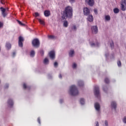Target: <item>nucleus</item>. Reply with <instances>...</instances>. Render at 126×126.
I'll return each mask as SVG.
<instances>
[{
	"label": "nucleus",
	"instance_id": "obj_1",
	"mask_svg": "<svg viewBox=\"0 0 126 126\" xmlns=\"http://www.w3.org/2000/svg\"><path fill=\"white\" fill-rule=\"evenodd\" d=\"M71 16H72V8L70 6H67L63 12L62 18L65 19V18L71 17Z\"/></svg>",
	"mask_w": 126,
	"mask_h": 126
},
{
	"label": "nucleus",
	"instance_id": "obj_2",
	"mask_svg": "<svg viewBox=\"0 0 126 126\" xmlns=\"http://www.w3.org/2000/svg\"><path fill=\"white\" fill-rule=\"evenodd\" d=\"M69 93L72 96H76V95H78L79 92L75 85H72L70 87Z\"/></svg>",
	"mask_w": 126,
	"mask_h": 126
},
{
	"label": "nucleus",
	"instance_id": "obj_3",
	"mask_svg": "<svg viewBox=\"0 0 126 126\" xmlns=\"http://www.w3.org/2000/svg\"><path fill=\"white\" fill-rule=\"evenodd\" d=\"M95 96L97 98L100 97V91L99 90V87L98 86H95L94 90Z\"/></svg>",
	"mask_w": 126,
	"mask_h": 126
},
{
	"label": "nucleus",
	"instance_id": "obj_4",
	"mask_svg": "<svg viewBox=\"0 0 126 126\" xmlns=\"http://www.w3.org/2000/svg\"><path fill=\"white\" fill-rule=\"evenodd\" d=\"M32 43L33 47H35L36 48L40 46V41H39V39L37 38L33 39Z\"/></svg>",
	"mask_w": 126,
	"mask_h": 126
},
{
	"label": "nucleus",
	"instance_id": "obj_5",
	"mask_svg": "<svg viewBox=\"0 0 126 126\" xmlns=\"http://www.w3.org/2000/svg\"><path fill=\"white\" fill-rule=\"evenodd\" d=\"M121 4L122 10H123V11H125V10H126V0H122Z\"/></svg>",
	"mask_w": 126,
	"mask_h": 126
},
{
	"label": "nucleus",
	"instance_id": "obj_6",
	"mask_svg": "<svg viewBox=\"0 0 126 126\" xmlns=\"http://www.w3.org/2000/svg\"><path fill=\"white\" fill-rule=\"evenodd\" d=\"M23 41H24V38H23V37L20 36L19 37V46L21 47V48H22L23 47Z\"/></svg>",
	"mask_w": 126,
	"mask_h": 126
},
{
	"label": "nucleus",
	"instance_id": "obj_7",
	"mask_svg": "<svg viewBox=\"0 0 126 126\" xmlns=\"http://www.w3.org/2000/svg\"><path fill=\"white\" fill-rule=\"evenodd\" d=\"M92 32L93 34H97L98 33V28L97 26H93L92 27Z\"/></svg>",
	"mask_w": 126,
	"mask_h": 126
},
{
	"label": "nucleus",
	"instance_id": "obj_8",
	"mask_svg": "<svg viewBox=\"0 0 126 126\" xmlns=\"http://www.w3.org/2000/svg\"><path fill=\"white\" fill-rule=\"evenodd\" d=\"M83 11L84 15H89L90 13V10L87 7L84 8Z\"/></svg>",
	"mask_w": 126,
	"mask_h": 126
},
{
	"label": "nucleus",
	"instance_id": "obj_9",
	"mask_svg": "<svg viewBox=\"0 0 126 126\" xmlns=\"http://www.w3.org/2000/svg\"><path fill=\"white\" fill-rule=\"evenodd\" d=\"M49 56L50 59H51L52 60H54V59H55V51H50L49 53Z\"/></svg>",
	"mask_w": 126,
	"mask_h": 126
},
{
	"label": "nucleus",
	"instance_id": "obj_10",
	"mask_svg": "<svg viewBox=\"0 0 126 126\" xmlns=\"http://www.w3.org/2000/svg\"><path fill=\"white\" fill-rule=\"evenodd\" d=\"M94 107L95 110L97 111V112H100V104H99V103L97 102L95 103L94 104Z\"/></svg>",
	"mask_w": 126,
	"mask_h": 126
},
{
	"label": "nucleus",
	"instance_id": "obj_11",
	"mask_svg": "<svg viewBox=\"0 0 126 126\" xmlns=\"http://www.w3.org/2000/svg\"><path fill=\"white\" fill-rule=\"evenodd\" d=\"M87 19L88 21H89V22H92L94 19L93 16H92V15H89L88 16V18Z\"/></svg>",
	"mask_w": 126,
	"mask_h": 126
},
{
	"label": "nucleus",
	"instance_id": "obj_12",
	"mask_svg": "<svg viewBox=\"0 0 126 126\" xmlns=\"http://www.w3.org/2000/svg\"><path fill=\"white\" fill-rule=\"evenodd\" d=\"M86 1L90 6H93L94 4V0H86Z\"/></svg>",
	"mask_w": 126,
	"mask_h": 126
},
{
	"label": "nucleus",
	"instance_id": "obj_13",
	"mask_svg": "<svg viewBox=\"0 0 126 126\" xmlns=\"http://www.w3.org/2000/svg\"><path fill=\"white\" fill-rule=\"evenodd\" d=\"M0 9H1V11L2 12V15L3 17H5L6 16V13H5V9L3 7H0Z\"/></svg>",
	"mask_w": 126,
	"mask_h": 126
},
{
	"label": "nucleus",
	"instance_id": "obj_14",
	"mask_svg": "<svg viewBox=\"0 0 126 126\" xmlns=\"http://www.w3.org/2000/svg\"><path fill=\"white\" fill-rule=\"evenodd\" d=\"M111 108L112 109H114V110H116V108H117V103L114 101L111 102Z\"/></svg>",
	"mask_w": 126,
	"mask_h": 126
},
{
	"label": "nucleus",
	"instance_id": "obj_15",
	"mask_svg": "<svg viewBox=\"0 0 126 126\" xmlns=\"http://www.w3.org/2000/svg\"><path fill=\"white\" fill-rule=\"evenodd\" d=\"M51 15V13L50 12V10H46L44 11V15L46 17H49V15Z\"/></svg>",
	"mask_w": 126,
	"mask_h": 126
},
{
	"label": "nucleus",
	"instance_id": "obj_16",
	"mask_svg": "<svg viewBox=\"0 0 126 126\" xmlns=\"http://www.w3.org/2000/svg\"><path fill=\"white\" fill-rule=\"evenodd\" d=\"M6 49H7V50H9V49H11V44H10V43H8V42H7L6 43Z\"/></svg>",
	"mask_w": 126,
	"mask_h": 126
},
{
	"label": "nucleus",
	"instance_id": "obj_17",
	"mask_svg": "<svg viewBox=\"0 0 126 126\" xmlns=\"http://www.w3.org/2000/svg\"><path fill=\"white\" fill-rule=\"evenodd\" d=\"M8 104L10 107H11L13 105V101H12V99H9L8 100Z\"/></svg>",
	"mask_w": 126,
	"mask_h": 126
},
{
	"label": "nucleus",
	"instance_id": "obj_18",
	"mask_svg": "<svg viewBox=\"0 0 126 126\" xmlns=\"http://www.w3.org/2000/svg\"><path fill=\"white\" fill-rule=\"evenodd\" d=\"M91 46L92 47H99V43L96 42L95 44V43H91Z\"/></svg>",
	"mask_w": 126,
	"mask_h": 126
},
{
	"label": "nucleus",
	"instance_id": "obj_19",
	"mask_svg": "<svg viewBox=\"0 0 126 126\" xmlns=\"http://www.w3.org/2000/svg\"><path fill=\"white\" fill-rule=\"evenodd\" d=\"M73 55H74V51L73 50H70L69 53V57H73Z\"/></svg>",
	"mask_w": 126,
	"mask_h": 126
},
{
	"label": "nucleus",
	"instance_id": "obj_20",
	"mask_svg": "<svg viewBox=\"0 0 126 126\" xmlns=\"http://www.w3.org/2000/svg\"><path fill=\"white\" fill-rule=\"evenodd\" d=\"M84 83H83V82L81 80H80L78 82V85L79 86H83L84 85Z\"/></svg>",
	"mask_w": 126,
	"mask_h": 126
},
{
	"label": "nucleus",
	"instance_id": "obj_21",
	"mask_svg": "<svg viewBox=\"0 0 126 126\" xmlns=\"http://www.w3.org/2000/svg\"><path fill=\"white\" fill-rule=\"evenodd\" d=\"M105 20L109 21L111 20V17L109 15H106L105 16Z\"/></svg>",
	"mask_w": 126,
	"mask_h": 126
},
{
	"label": "nucleus",
	"instance_id": "obj_22",
	"mask_svg": "<svg viewBox=\"0 0 126 126\" xmlns=\"http://www.w3.org/2000/svg\"><path fill=\"white\" fill-rule=\"evenodd\" d=\"M38 21H39V23L40 24H41L42 25H45V22L44 21V20L39 19Z\"/></svg>",
	"mask_w": 126,
	"mask_h": 126
},
{
	"label": "nucleus",
	"instance_id": "obj_23",
	"mask_svg": "<svg viewBox=\"0 0 126 126\" xmlns=\"http://www.w3.org/2000/svg\"><path fill=\"white\" fill-rule=\"evenodd\" d=\"M34 56H35V51L32 50V51L31 52L30 56H31L32 58H33V57H34Z\"/></svg>",
	"mask_w": 126,
	"mask_h": 126
},
{
	"label": "nucleus",
	"instance_id": "obj_24",
	"mask_svg": "<svg viewBox=\"0 0 126 126\" xmlns=\"http://www.w3.org/2000/svg\"><path fill=\"white\" fill-rule=\"evenodd\" d=\"M80 103L81 105H84L85 103V101L83 98H81L80 100Z\"/></svg>",
	"mask_w": 126,
	"mask_h": 126
},
{
	"label": "nucleus",
	"instance_id": "obj_25",
	"mask_svg": "<svg viewBox=\"0 0 126 126\" xmlns=\"http://www.w3.org/2000/svg\"><path fill=\"white\" fill-rule=\"evenodd\" d=\"M44 64H48L49 63V60L47 58H45L43 62Z\"/></svg>",
	"mask_w": 126,
	"mask_h": 126
},
{
	"label": "nucleus",
	"instance_id": "obj_26",
	"mask_svg": "<svg viewBox=\"0 0 126 126\" xmlns=\"http://www.w3.org/2000/svg\"><path fill=\"white\" fill-rule=\"evenodd\" d=\"M113 11L114 13H119V12H120V10L118 8H116L114 9Z\"/></svg>",
	"mask_w": 126,
	"mask_h": 126
},
{
	"label": "nucleus",
	"instance_id": "obj_27",
	"mask_svg": "<svg viewBox=\"0 0 126 126\" xmlns=\"http://www.w3.org/2000/svg\"><path fill=\"white\" fill-rule=\"evenodd\" d=\"M109 44L111 48L113 49V48H114V42H113L112 40H110L109 41Z\"/></svg>",
	"mask_w": 126,
	"mask_h": 126
},
{
	"label": "nucleus",
	"instance_id": "obj_28",
	"mask_svg": "<svg viewBox=\"0 0 126 126\" xmlns=\"http://www.w3.org/2000/svg\"><path fill=\"white\" fill-rule=\"evenodd\" d=\"M68 26V23H67V21H65L63 22V26L64 27H67V26Z\"/></svg>",
	"mask_w": 126,
	"mask_h": 126
},
{
	"label": "nucleus",
	"instance_id": "obj_29",
	"mask_svg": "<svg viewBox=\"0 0 126 126\" xmlns=\"http://www.w3.org/2000/svg\"><path fill=\"white\" fill-rule=\"evenodd\" d=\"M104 81L105 82V83H109V82H110V80H109V79L106 78L104 80Z\"/></svg>",
	"mask_w": 126,
	"mask_h": 126
},
{
	"label": "nucleus",
	"instance_id": "obj_30",
	"mask_svg": "<svg viewBox=\"0 0 126 126\" xmlns=\"http://www.w3.org/2000/svg\"><path fill=\"white\" fill-rule=\"evenodd\" d=\"M48 38L49 39H54L55 36L54 35H49Z\"/></svg>",
	"mask_w": 126,
	"mask_h": 126
},
{
	"label": "nucleus",
	"instance_id": "obj_31",
	"mask_svg": "<svg viewBox=\"0 0 126 126\" xmlns=\"http://www.w3.org/2000/svg\"><path fill=\"white\" fill-rule=\"evenodd\" d=\"M72 30L75 31V30H76V27L75 26H73L72 27Z\"/></svg>",
	"mask_w": 126,
	"mask_h": 126
},
{
	"label": "nucleus",
	"instance_id": "obj_32",
	"mask_svg": "<svg viewBox=\"0 0 126 126\" xmlns=\"http://www.w3.org/2000/svg\"><path fill=\"white\" fill-rule=\"evenodd\" d=\"M117 64L118 66H121V65H122V63H121V61H118Z\"/></svg>",
	"mask_w": 126,
	"mask_h": 126
},
{
	"label": "nucleus",
	"instance_id": "obj_33",
	"mask_svg": "<svg viewBox=\"0 0 126 126\" xmlns=\"http://www.w3.org/2000/svg\"><path fill=\"white\" fill-rule=\"evenodd\" d=\"M123 123L126 124V116H125L123 119Z\"/></svg>",
	"mask_w": 126,
	"mask_h": 126
},
{
	"label": "nucleus",
	"instance_id": "obj_34",
	"mask_svg": "<svg viewBox=\"0 0 126 126\" xmlns=\"http://www.w3.org/2000/svg\"><path fill=\"white\" fill-rule=\"evenodd\" d=\"M77 66L76 63H74L72 65L73 68H76Z\"/></svg>",
	"mask_w": 126,
	"mask_h": 126
},
{
	"label": "nucleus",
	"instance_id": "obj_35",
	"mask_svg": "<svg viewBox=\"0 0 126 126\" xmlns=\"http://www.w3.org/2000/svg\"><path fill=\"white\" fill-rule=\"evenodd\" d=\"M23 87H24V89H26V88H27V86H26V83H24Z\"/></svg>",
	"mask_w": 126,
	"mask_h": 126
},
{
	"label": "nucleus",
	"instance_id": "obj_36",
	"mask_svg": "<svg viewBox=\"0 0 126 126\" xmlns=\"http://www.w3.org/2000/svg\"><path fill=\"white\" fill-rule=\"evenodd\" d=\"M18 22L19 24H20V25H22V26H24V24L22 23L20 21H18Z\"/></svg>",
	"mask_w": 126,
	"mask_h": 126
},
{
	"label": "nucleus",
	"instance_id": "obj_37",
	"mask_svg": "<svg viewBox=\"0 0 126 126\" xmlns=\"http://www.w3.org/2000/svg\"><path fill=\"white\" fill-rule=\"evenodd\" d=\"M39 16V13H37V12L35 13L34 16L35 17H37V16Z\"/></svg>",
	"mask_w": 126,
	"mask_h": 126
},
{
	"label": "nucleus",
	"instance_id": "obj_38",
	"mask_svg": "<svg viewBox=\"0 0 126 126\" xmlns=\"http://www.w3.org/2000/svg\"><path fill=\"white\" fill-rule=\"evenodd\" d=\"M75 1V0H69V2H71V3H73Z\"/></svg>",
	"mask_w": 126,
	"mask_h": 126
},
{
	"label": "nucleus",
	"instance_id": "obj_39",
	"mask_svg": "<svg viewBox=\"0 0 126 126\" xmlns=\"http://www.w3.org/2000/svg\"><path fill=\"white\" fill-rule=\"evenodd\" d=\"M94 13H95V14H97V13H98V12L97 11V9H94Z\"/></svg>",
	"mask_w": 126,
	"mask_h": 126
},
{
	"label": "nucleus",
	"instance_id": "obj_40",
	"mask_svg": "<svg viewBox=\"0 0 126 126\" xmlns=\"http://www.w3.org/2000/svg\"><path fill=\"white\" fill-rule=\"evenodd\" d=\"M54 66H55V67H57V66H58V63L55 62V63H54Z\"/></svg>",
	"mask_w": 126,
	"mask_h": 126
},
{
	"label": "nucleus",
	"instance_id": "obj_41",
	"mask_svg": "<svg viewBox=\"0 0 126 126\" xmlns=\"http://www.w3.org/2000/svg\"><path fill=\"white\" fill-rule=\"evenodd\" d=\"M37 122H38V124H39V125H41V122L40 121V118H38L37 119Z\"/></svg>",
	"mask_w": 126,
	"mask_h": 126
},
{
	"label": "nucleus",
	"instance_id": "obj_42",
	"mask_svg": "<svg viewBox=\"0 0 126 126\" xmlns=\"http://www.w3.org/2000/svg\"><path fill=\"white\" fill-rule=\"evenodd\" d=\"M40 53L42 56L44 55V51L43 50L40 51Z\"/></svg>",
	"mask_w": 126,
	"mask_h": 126
},
{
	"label": "nucleus",
	"instance_id": "obj_43",
	"mask_svg": "<svg viewBox=\"0 0 126 126\" xmlns=\"http://www.w3.org/2000/svg\"><path fill=\"white\" fill-rule=\"evenodd\" d=\"M105 126H108V121H105Z\"/></svg>",
	"mask_w": 126,
	"mask_h": 126
},
{
	"label": "nucleus",
	"instance_id": "obj_44",
	"mask_svg": "<svg viewBox=\"0 0 126 126\" xmlns=\"http://www.w3.org/2000/svg\"><path fill=\"white\" fill-rule=\"evenodd\" d=\"M2 26H3L2 23L0 22V28H1V27H2Z\"/></svg>",
	"mask_w": 126,
	"mask_h": 126
},
{
	"label": "nucleus",
	"instance_id": "obj_45",
	"mask_svg": "<svg viewBox=\"0 0 126 126\" xmlns=\"http://www.w3.org/2000/svg\"><path fill=\"white\" fill-rule=\"evenodd\" d=\"M4 87H5V89L8 88V85H7V84L5 85Z\"/></svg>",
	"mask_w": 126,
	"mask_h": 126
},
{
	"label": "nucleus",
	"instance_id": "obj_46",
	"mask_svg": "<svg viewBox=\"0 0 126 126\" xmlns=\"http://www.w3.org/2000/svg\"><path fill=\"white\" fill-rule=\"evenodd\" d=\"M1 3H2V4H4V1L3 0H1Z\"/></svg>",
	"mask_w": 126,
	"mask_h": 126
},
{
	"label": "nucleus",
	"instance_id": "obj_47",
	"mask_svg": "<svg viewBox=\"0 0 126 126\" xmlns=\"http://www.w3.org/2000/svg\"><path fill=\"white\" fill-rule=\"evenodd\" d=\"M60 102L61 103H63V99H60Z\"/></svg>",
	"mask_w": 126,
	"mask_h": 126
},
{
	"label": "nucleus",
	"instance_id": "obj_48",
	"mask_svg": "<svg viewBox=\"0 0 126 126\" xmlns=\"http://www.w3.org/2000/svg\"><path fill=\"white\" fill-rule=\"evenodd\" d=\"M16 54V53L15 52H13V57H14Z\"/></svg>",
	"mask_w": 126,
	"mask_h": 126
},
{
	"label": "nucleus",
	"instance_id": "obj_49",
	"mask_svg": "<svg viewBox=\"0 0 126 126\" xmlns=\"http://www.w3.org/2000/svg\"><path fill=\"white\" fill-rule=\"evenodd\" d=\"M95 126H99V123H98V122H96V124Z\"/></svg>",
	"mask_w": 126,
	"mask_h": 126
},
{
	"label": "nucleus",
	"instance_id": "obj_50",
	"mask_svg": "<svg viewBox=\"0 0 126 126\" xmlns=\"http://www.w3.org/2000/svg\"><path fill=\"white\" fill-rule=\"evenodd\" d=\"M59 78H62V75L61 74L59 75Z\"/></svg>",
	"mask_w": 126,
	"mask_h": 126
},
{
	"label": "nucleus",
	"instance_id": "obj_51",
	"mask_svg": "<svg viewBox=\"0 0 126 126\" xmlns=\"http://www.w3.org/2000/svg\"><path fill=\"white\" fill-rule=\"evenodd\" d=\"M105 57H108V55H107V54H105Z\"/></svg>",
	"mask_w": 126,
	"mask_h": 126
}]
</instances>
